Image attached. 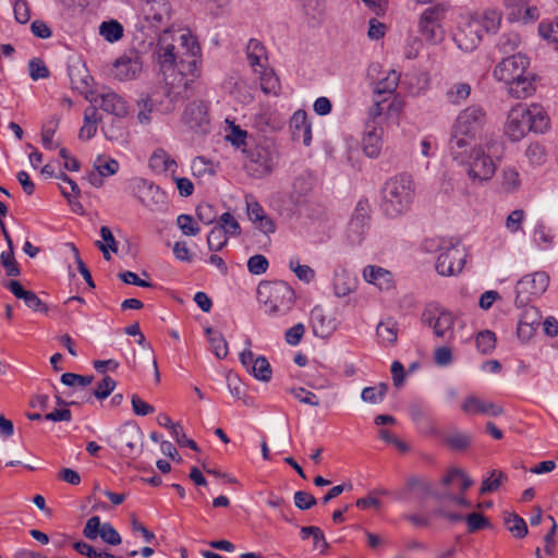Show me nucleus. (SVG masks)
<instances>
[{
	"label": "nucleus",
	"mask_w": 558,
	"mask_h": 558,
	"mask_svg": "<svg viewBox=\"0 0 558 558\" xmlns=\"http://www.w3.org/2000/svg\"><path fill=\"white\" fill-rule=\"evenodd\" d=\"M100 120L101 118L99 117L97 108L94 106L87 107L84 111V124L80 130V138L88 141L94 137Z\"/></svg>",
	"instance_id": "nucleus-31"
},
{
	"label": "nucleus",
	"mask_w": 558,
	"mask_h": 558,
	"mask_svg": "<svg viewBox=\"0 0 558 558\" xmlns=\"http://www.w3.org/2000/svg\"><path fill=\"white\" fill-rule=\"evenodd\" d=\"M423 248L427 253L439 252L436 270L441 276L458 275L464 267L466 251L459 240L429 238L424 240Z\"/></svg>",
	"instance_id": "nucleus-4"
},
{
	"label": "nucleus",
	"mask_w": 558,
	"mask_h": 558,
	"mask_svg": "<svg viewBox=\"0 0 558 558\" xmlns=\"http://www.w3.org/2000/svg\"><path fill=\"white\" fill-rule=\"evenodd\" d=\"M289 266L300 280L304 282H311L314 280L315 272L310 266L301 265L300 262L294 258L290 260Z\"/></svg>",
	"instance_id": "nucleus-58"
},
{
	"label": "nucleus",
	"mask_w": 558,
	"mask_h": 558,
	"mask_svg": "<svg viewBox=\"0 0 558 558\" xmlns=\"http://www.w3.org/2000/svg\"><path fill=\"white\" fill-rule=\"evenodd\" d=\"M228 234L222 228L214 227L208 236L207 244L210 251H220L228 242Z\"/></svg>",
	"instance_id": "nucleus-49"
},
{
	"label": "nucleus",
	"mask_w": 558,
	"mask_h": 558,
	"mask_svg": "<svg viewBox=\"0 0 558 558\" xmlns=\"http://www.w3.org/2000/svg\"><path fill=\"white\" fill-rule=\"evenodd\" d=\"M256 379L262 381H269L271 379L272 371L269 362L264 356H258L248 371Z\"/></svg>",
	"instance_id": "nucleus-43"
},
{
	"label": "nucleus",
	"mask_w": 558,
	"mask_h": 558,
	"mask_svg": "<svg viewBox=\"0 0 558 558\" xmlns=\"http://www.w3.org/2000/svg\"><path fill=\"white\" fill-rule=\"evenodd\" d=\"M520 184V174L515 168L507 167L502 170V186L506 191H515Z\"/></svg>",
	"instance_id": "nucleus-52"
},
{
	"label": "nucleus",
	"mask_w": 558,
	"mask_h": 558,
	"mask_svg": "<svg viewBox=\"0 0 558 558\" xmlns=\"http://www.w3.org/2000/svg\"><path fill=\"white\" fill-rule=\"evenodd\" d=\"M100 108L117 118H124L129 114L126 101L116 93H107L100 96Z\"/></svg>",
	"instance_id": "nucleus-27"
},
{
	"label": "nucleus",
	"mask_w": 558,
	"mask_h": 558,
	"mask_svg": "<svg viewBox=\"0 0 558 558\" xmlns=\"http://www.w3.org/2000/svg\"><path fill=\"white\" fill-rule=\"evenodd\" d=\"M100 236L102 241H97V247L102 252L105 259H110L109 251L118 252V245L111 230L104 226L100 228Z\"/></svg>",
	"instance_id": "nucleus-39"
},
{
	"label": "nucleus",
	"mask_w": 558,
	"mask_h": 558,
	"mask_svg": "<svg viewBox=\"0 0 558 558\" xmlns=\"http://www.w3.org/2000/svg\"><path fill=\"white\" fill-rule=\"evenodd\" d=\"M1 264L4 267L7 275L10 277H17L21 274L20 267L14 258L13 248L3 251L0 255Z\"/></svg>",
	"instance_id": "nucleus-54"
},
{
	"label": "nucleus",
	"mask_w": 558,
	"mask_h": 558,
	"mask_svg": "<svg viewBox=\"0 0 558 558\" xmlns=\"http://www.w3.org/2000/svg\"><path fill=\"white\" fill-rule=\"evenodd\" d=\"M28 71L32 80L37 81L40 78H47L50 75L48 68L45 62L38 58L32 59L28 62Z\"/></svg>",
	"instance_id": "nucleus-62"
},
{
	"label": "nucleus",
	"mask_w": 558,
	"mask_h": 558,
	"mask_svg": "<svg viewBox=\"0 0 558 558\" xmlns=\"http://www.w3.org/2000/svg\"><path fill=\"white\" fill-rule=\"evenodd\" d=\"M456 480H460V494H465V492L473 485V481L468 476V474L458 468H453L449 470L447 475H445L441 480L444 485H449Z\"/></svg>",
	"instance_id": "nucleus-42"
},
{
	"label": "nucleus",
	"mask_w": 558,
	"mask_h": 558,
	"mask_svg": "<svg viewBox=\"0 0 558 558\" xmlns=\"http://www.w3.org/2000/svg\"><path fill=\"white\" fill-rule=\"evenodd\" d=\"M290 130L293 141L302 142L305 146L311 145L312 128L304 110H298L293 113L290 119Z\"/></svg>",
	"instance_id": "nucleus-22"
},
{
	"label": "nucleus",
	"mask_w": 558,
	"mask_h": 558,
	"mask_svg": "<svg viewBox=\"0 0 558 558\" xmlns=\"http://www.w3.org/2000/svg\"><path fill=\"white\" fill-rule=\"evenodd\" d=\"M245 205L247 217L253 223L266 216L262 205L252 195H245Z\"/></svg>",
	"instance_id": "nucleus-57"
},
{
	"label": "nucleus",
	"mask_w": 558,
	"mask_h": 558,
	"mask_svg": "<svg viewBox=\"0 0 558 558\" xmlns=\"http://www.w3.org/2000/svg\"><path fill=\"white\" fill-rule=\"evenodd\" d=\"M368 222L356 218H351L348 225V238L352 243H360L367 229Z\"/></svg>",
	"instance_id": "nucleus-48"
},
{
	"label": "nucleus",
	"mask_w": 558,
	"mask_h": 558,
	"mask_svg": "<svg viewBox=\"0 0 558 558\" xmlns=\"http://www.w3.org/2000/svg\"><path fill=\"white\" fill-rule=\"evenodd\" d=\"M383 128L375 122L366 123V131L363 136L362 147L366 156L376 158L381 150Z\"/></svg>",
	"instance_id": "nucleus-24"
},
{
	"label": "nucleus",
	"mask_w": 558,
	"mask_h": 558,
	"mask_svg": "<svg viewBox=\"0 0 558 558\" xmlns=\"http://www.w3.org/2000/svg\"><path fill=\"white\" fill-rule=\"evenodd\" d=\"M445 19V10L439 5L425 9L418 17V32L429 43L441 41L445 31L441 22Z\"/></svg>",
	"instance_id": "nucleus-9"
},
{
	"label": "nucleus",
	"mask_w": 558,
	"mask_h": 558,
	"mask_svg": "<svg viewBox=\"0 0 558 558\" xmlns=\"http://www.w3.org/2000/svg\"><path fill=\"white\" fill-rule=\"evenodd\" d=\"M149 167L157 173L174 175L178 165L162 148L156 149L149 158Z\"/></svg>",
	"instance_id": "nucleus-28"
},
{
	"label": "nucleus",
	"mask_w": 558,
	"mask_h": 558,
	"mask_svg": "<svg viewBox=\"0 0 558 558\" xmlns=\"http://www.w3.org/2000/svg\"><path fill=\"white\" fill-rule=\"evenodd\" d=\"M119 449L124 457L140 454L143 446V433L141 428L131 423L124 424L118 434Z\"/></svg>",
	"instance_id": "nucleus-14"
},
{
	"label": "nucleus",
	"mask_w": 558,
	"mask_h": 558,
	"mask_svg": "<svg viewBox=\"0 0 558 558\" xmlns=\"http://www.w3.org/2000/svg\"><path fill=\"white\" fill-rule=\"evenodd\" d=\"M101 131L110 142H125L128 137V130L121 118L111 117L104 121Z\"/></svg>",
	"instance_id": "nucleus-29"
},
{
	"label": "nucleus",
	"mask_w": 558,
	"mask_h": 558,
	"mask_svg": "<svg viewBox=\"0 0 558 558\" xmlns=\"http://www.w3.org/2000/svg\"><path fill=\"white\" fill-rule=\"evenodd\" d=\"M182 121L197 134L208 133L210 126L208 107L203 101H192L184 109Z\"/></svg>",
	"instance_id": "nucleus-12"
},
{
	"label": "nucleus",
	"mask_w": 558,
	"mask_h": 558,
	"mask_svg": "<svg viewBox=\"0 0 558 558\" xmlns=\"http://www.w3.org/2000/svg\"><path fill=\"white\" fill-rule=\"evenodd\" d=\"M554 235L544 226H537L534 230V242L541 250H547L554 243Z\"/></svg>",
	"instance_id": "nucleus-60"
},
{
	"label": "nucleus",
	"mask_w": 558,
	"mask_h": 558,
	"mask_svg": "<svg viewBox=\"0 0 558 558\" xmlns=\"http://www.w3.org/2000/svg\"><path fill=\"white\" fill-rule=\"evenodd\" d=\"M94 168L101 177H109L118 172L119 162L113 158L98 156L94 162Z\"/></svg>",
	"instance_id": "nucleus-45"
},
{
	"label": "nucleus",
	"mask_w": 558,
	"mask_h": 558,
	"mask_svg": "<svg viewBox=\"0 0 558 558\" xmlns=\"http://www.w3.org/2000/svg\"><path fill=\"white\" fill-rule=\"evenodd\" d=\"M260 76V88L267 95H278L280 90V82L279 78L271 70H263L259 71Z\"/></svg>",
	"instance_id": "nucleus-41"
},
{
	"label": "nucleus",
	"mask_w": 558,
	"mask_h": 558,
	"mask_svg": "<svg viewBox=\"0 0 558 558\" xmlns=\"http://www.w3.org/2000/svg\"><path fill=\"white\" fill-rule=\"evenodd\" d=\"M333 289L337 296H345L354 290V281L345 272L336 274Z\"/></svg>",
	"instance_id": "nucleus-47"
},
{
	"label": "nucleus",
	"mask_w": 558,
	"mask_h": 558,
	"mask_svg": "<svg viewBox=\"0 0 558 558\" xmlns=\"http://www.w3.org/2000/svg\"><path fill=\"white\" fill-rule=\"evenodd\" d=\"M257 300L267 314H286L292 308L295 294L284 281H263L257 287Z\"/></svg>",
	"instance_id": "nucleus-6"
},
{
	"label": "nucleus",
	"mask_w": 558,
	"mask_h": 558,
	"mask_svg": "<svg viewBox=\"0 0 558 558\" xmlns=\"http://www.w3.org/2000/svg\"><path fill=\"white\" fill-rule=\"evenodd\" d=\"M218 228H222L227 234L239 235L241 227L230 213H223L220 217Z\"/></svg>",
	"instance_id": "nucleus-61"
},
{
	"label": "nucleus",
	"mask_w": 558,
	"mask_h": 558,
	"mask_svg": "<svg viewBox=\"0 0 558 558\" xmlns=\"http://www.w3.org/2000/svg\"><path fill=\"white\" fill-rule=\"evenodd\" d=\"M287 391L296 398L301 403L308 404L312 407H318L319 401L315 393L306 390L303 387L288 388Z\"/></svg>",
	"instance_id": "nucleus-55"
},
{
	"label": "nucleus",
	"mask_w": 558,
	"mask_h": 558,
	"mask_svg": "<svg viewBox=\"0 0 558 558\" xmlns=\"http://www.w3.org/2000/svg\"><path fill=\"white\" fill-rule=\"evenodd\" d=\"M539 35L553 45L558 40V22H542L538 25Z\"/></svg>",
	"instance_id": "nucleus-64"
},
{
	"label": "nucleus",
	"mask_w": 558,
	"mask_h": 558,
	"mask_svg": "<svg viewBox=\"0 0 558 558\" xmlns=\"http://www.w3.org/2000/svg\"><path fill=\"white\" fill-rule=\"evenodd\" d=\"M140 202L151 211H160L166 208V193L153 182L140 180L136 185Z\"/></svg>",
	"instance_id": "nucleus-17"
},
{
	"label": "nucleus",
	"mask_w": 558,
	"mask_h": 558,
	"mask_svg": "<svg viewBox=\"0 0 558 558\" xmlns=\"http://www.w3.org/2000/svg\"><path fill=\"white\" fill-rule=\"evenodd\" d=\"M463 165L469 179L475 184L489 181L497 169L495 161L482 146L472 148Z\"/></svg>",
	"instance_id": "nucleus-7"
},
{
	"label": "nucleus",
	"mask_w": 558,
	"mask_h": 558,
	"mask_svg": "<svg viewBox=\"0 0 558 558\" xmlns=\"http://www.w3.org/2000/svg\"><path fill=\"white\" fill-rule=\"evenodd\" d=\"M482 25V32L496 33L501 24V12L496 9H487L482 14L472 15Z\"/></svg>",
	"instance_id": "nucleus-33"
},
{
	"label": "nucleus",
	"mask_w": 558,
	"mask_h": 558,
	"mask_svg": "<svg viewBox=\"0 0 558 558\" xmlns=\"http://www.w3.org/2000/svg\"><path fill=\"white\" fill-rule=\"evenodd\" d=\"M476 347L482 354H489L496 347V336L490 330H483L476 336Z\"/></svg>",
	"instance_id": "nucleus-46"
},
{
	"label": "nucleus",
	"mask_w": 558,
	"mask_h": 558,
	"mask_svg": "<svg viewBox=\"0 0 558 558\" xmlns=\"http://www.w3.org/2000/svg\"><path fill=\"white\" fill-rule=\"evenodd\" d=\"M414 198L411 178L405 175L388 180L383 189V209L386 215L397 217L405 213Z\"/></svg>",
	"instance_id": "nucleus-5"
},
{
	"label": "nucleus",
	"mask_w": 558,
	"mask_h": 558,
	"mask_svg": "<svg viewBox=\"0 0 558 558\" xmlns=\"http://www.w3.org/2000/svg\"><path fill=\"white\" fill-rule=\"evenodd\" d=\"M178 35L170 28H166L159 36L157 44V54L160 64L174 68L177 61L175 50L178 49Z\"/></svg>",
	"instance_id": "nucleus-19"
},
{
	"label": "nucleus",
	"mask_w": 558,
	"mask_h": 558,
	"mask_svg": "<svg viewBox=\"0 0 558 558\" xmlns=\"http://www.w3.org/2000/svg\"><path fill=\"white\" fill-rule=\"evenodd\" d=\"M520 45V36L517 33L504 34L497 44V48L502 53H508L517 49Z\"/></svg>",
	"instance_id": "nucleus-59"
},
{
	"label": "nucleus",
	"mask_w": 558,
	"mask_h": 558,
	"mask_svg": "<svg viewBox=\"0 0 558 558\" xmlns=\"http://www.w3.org/2000/svg\"><path fill=\"white\" fill-rule=\"evenodd\" d=\"M471 93V86L468 83H457L447 92V97L450 102L459 104L465 100Z\"/></svg>",
	"instance_id": "nucleus-51"
},
{
	"label": "nucleus",
	"mask_w": 558,
	"mask_h": 558,
	"mask_svg": "<svg viewBox=\"0 0 558 558\" xmlns=\"http://www.w3.org/2000/svg\"><path fill=\"white\" fill-rule=\"evenodd\" d=\"M475 137L468 134H459L458 130L453 129L450 138V154L452 158L459 163H464L465 159L469 158L470 147L474 142Z\"/></svg>",
	"instance_id": "nucleus-25"
},
{
	"label": "nucleus",
	"mask_w": 558,
	"mask_h": 558,
	"mask_svg": "<svg viewBox=\"0 0 558 558\" xmlns=\"http://www.w3.org/2000/svg\"><path fill=\"white\" fill-rule=\"evenodd\" d=\"M464 521L466 522L469 533L477 532L490 525L489 520L478 512L468 514L464 517Z\"/></svg>",
	"instance_id": "nucleus-53"
},
{
	"label": "nucleus",
	"mask_w": 558,
	"mask_h": 558,
	"mask_svg": "<svg viewBox=\"0 0 558 558\" xmlns=\"http://www.w3.org/2000/svg\"><path fill=\"white\" fill-rule=\"evenodd\" d=\"M177 225L186 236H194L199 233V227L190 215H180L177 218Z\"/></svg>",
	"instance_id": "nucleus-56"
},
{
	"label": "nucleus",
	"mask_w": 558,
	"mask_h": 558,
	"mask_svg": "<svg viewBox=\"0 0 558 558\" xmlns=\"http://www.w3.org/2000/svg\"><path fill=\"white\" fill-rule=\"evenodd\" d=\"M387 392V385L380 384L378 387H366L362 390L361 398L364 402L379 403Z\"/></svg>",
	"instance_id": "nucleus-50"
},
{
	"label": "nucleus",
	"mask_w": 558,
	"mask_h": 558,
	"mask_svg": "<svg viewBox=\"0 0 558 558\" xmlns=\"http://www.w3.org/2000/svg\"><path fill=\"white\" fill-rule=\"evenodd\" d=\"M274 153L263 146H255L245 151L244 167L255 178L268 175L275 168Z\"/></svg>",
	"instance_id": "nucleus-10"
},
{
	"label": "nucleus",
	"mask_w": 558,
	"mask_h": 558,
	"mask_svg": "<svg viewBox=\"0 0 558 558\" xmlns=\"http://www.w3.org/2000/svg\"><path fill=\"white\" fill-rule=\"evenodd\" d=\"M376 333L383 344H393L398 339L397 323L392 319L379 323L376 328Z\"/></svg>",
	"instance_id": "nucleus-36"
},
{
	"label": "nucleus",
	"mask_w": 558,
	"mask_h": 558,
	"mask_svg": "<svg viewBox=\"0 0 558 558\" xmlns=\"http://www.w3.org/2000/svg\"><path fill=\"white\" fill-rule=\"evenodd\" d=\"M136 107L138 109L136 119L141 124H149L153 120L151 114L154 111V104L148 96H142L136 101Z\"/></svg>",
	"instance_id": "nucleus-44"
},
{
	"label": "nucleus",
	"mask_w": 558,
	"mask_h": 558,
	"mask_svg": "<svg viewBox=\"0 0 558 558\" xmlns=\"http://www.w3.org/2000/svg\"><path fill=\"white\" fill-rule=\"evenodd\" d=\"M205 333L208 338V342L215 356L219 360L226 359L229 353V349L228 342L222 333L211 327H206Z\"/></svg>",
	"instance_id": "nucleus-34"
},
{
	"label": "nucleus",
	"mask_w": 558,
	"mask_h": 558,
	"mask_svg": "<svg viewBox=\"0 0 558 558\" xmlns=\"http://www.w3.org/2000/svg\"><path fill=\"white\" fill-rule=\"evenodd\" d=\"M4 286L16 299L23 300L25 305L31 310L41 313L48 312V306L38 298V295L33 291L25 290L20 281L10 280Z\"/></svg>",
	"instance_id": "nucleus-23"
},
{
	"label": "nucleus",
	"mask_w": 558,
	"mask_h": 558,
	"mask_svg": "<svg viewBox=\"0 0 558 558\" xmlns=\"http://www.w3.org/2000/svg\"><path fill=\"white\" fill-rule=\"evenodd\" d=\"M524 307L519 319L517 333L522 341H529L541 325L542 314L535 306L526 305Z\"/></svg>",
	"instance_id": "nucleus-20"
},
{
	"label": "nucleus",
	"mask_w": 558,
	"mask_h": 558,
	"mask_svg": "<svg viewBox=\"0 0 558 558\" xmlns=\"http://www.w3.org/2000/svg\"><path fill=\"white\" fill-rule=\"evenodd\" d=\"M99 34L109 43L118 41L123 36V26L116 20L102 22Z\"/></svg>",
	"instance_id": "nucleus-40"
},
{
	"label": "nucleus",
	"mask_w": 558,
	"mask_h": 558,
	"mask_svg": "<svg viewBox=\"0 0 558 558\" xmlns=\"http://www.w3.org/2000/svg\"><path fill=\"white\" fill-rule=\"evenodd\" d=\"M550 126V120L544 108L533 104H519L510 109L505 123V134L513 142L522 140L530 131L545 133Z\"/></svg>",
	"instance_id": "nucleus-3"
},
{
	"label": "nucleus",
	"mask_w": 558,
	"mask_h": 558,
	"mask_svg": "<svg viewBox=\"0 0 558 558\" xmlns=\"http://www.w3.org/2000/svg\"><path fill=\"white\" fill-rule=\"evenodd\" d=\"M141 71L142 63L137 56L133 58L125 56L121 57L114 62L113 65V75L120 81L132 80Z\"/></svg>",
	"instance_id": "nucleus-26"
},
{
	"label": "nucleus",
	"mask_w": 558,
	"mask_h": 558,
	"mask_svg": "<svg viewBox=\"0 0 558 558\" xmlns=\"http://www.w3.org/2000/svg\"><path fill=\"white\" fill-rule=\"evenodd\" d=\"M141 12L150 27L159 29L168 24L171 15V7L168 0H145Z\"/></svg>",
	"instance_id": "nucleus-13"
},
{
	"label": "nucleus",
	"mask_w": 558,
	"mask_h": 558,
	"mask_svg": "<svg viewBox=\"0 0 558 558\" xmlns=\"http://www.w3.org/2000/svg\"><path fill=\"white\" fill-rule=\"evenodd\" d=\"M482 38V25L473 16L466 20L454 35L458 47L466 52L473 51L480 45Z\"/></svg>",
	"instance_id": "nucleus-18"
},
{
	"label": "nucleus",
	"mask_w": 558,
	"mask_h": 558,
	"mask_svg": "<svg viewBox=\"0 0 558 558\" xmlns=\"http://www.w3.org/2000/svg\"><path fill=\"white\" fill-rule=\"evenodd\" d=\"M461 409L468 415L499 416L504 413L502 407L476 396L466 397L461 404Z\"/></svg>",
	"instance_id": "nucleus-21"
},
{
	"label": "nucleus",
	"mask_w": 558,
	"mask_h": 558,
	"mask_svg": "<svg viewBox=\"0 0 558 558\" xmlns=\"http://www.w3.org/2000/svg\"><path fill=\"white\" fill-rule=\"evenodd\" d=\"M178 41L177 61L167 81V96L171 101L192 96L194 83L201 75V47L196 38L183 31L178 35Z\"/></svg>",
	"instance_id": "nucleus-1"
},
{
	"label": "nucleus",
	"mask_w": 558,
	"mask_h": 558,
	"mask_svg": "<svg viewBox=\"0 0 558 558\" xmlns=\"http://www.w3.org/2000/svg\"><path fill=\"white\" fill-rule=\"evenodd\" d=\"M504 521L510 533L514 537L523 538L527 534L525 521L514 512H505Z\"/></svg>",
	"instance_id": "nucleus-37"
},
{
	"label": "nucleus",
	"mask_w": 558,
	"mask_h": 558,
	"mask_svg": "<svg viewBox=\"0 0 558 558\" xmlns=\"http://www.w3.org/2000/svg\"><path fill=\"white\" fill-rule=\"evenodd\" d=\"M83 534L86 538L92 541L99 536L102 542L113 546L120 545L122 542L118 531L109 522L101 523L98 515H94L87 520Z\"/></svg>",
	"instance_id": "nucleus-16"
},
{
	"label": "nucleus",
	"mask_w": 558,
	"mask_h": 558,
	"mask_svg": "<svg viewBox=\"0 0 558 558\" xmlns=\"http://www.w3.org/2000/svg\"><path fill=\"white\" fill-rule=\"evenodd\" d=\"M486 120V114L478 106H470L461 111L456 120L453 129L459 134H468L475 137Z\"/></svg>",
	"instance_id": "nucleus-15"
},
{
	"label": "nucleus",
	"mask_w": 558,
	"mask_h": 558,
	"mask_svg": "<svg viewBox=\"0 0 558 558\" xmlns=\"http://www.w3.org/2000/svg\"><path fill=\"white\" fill-rule=\"evenodd\" d=\"M364 279L377 286L380 290H388L392 284V277L390 271L377 267V266H367L363 271Z\"/></svg>",
	"instance_id": "nucleus-30"
},
{
	"label": "nucleus",
	"mask_w": 558,
	"mask_h": 558,
	"mask_svg": "<svg viewBox=\"0 0 558 558\" xmlns=\"http://www.w3.org/2000/svg\"><path fill=\"white\" fill-rule=\"evenodd\" d=\"M422 322L433 328L436 337L451 338L454 318L448 311L429 305L422 314Z\"/></svg>",
	"instance_id": "nucleus-11"
},
{
	"label": "nucleus",
	"mask_w": 558,
	"mask_h": 558,
	"mask_svg": "<svg viewBox=\"0 0 558 558\" xmlns=\"http://www.w3.org/2000/svg\"><path fill=\"white\" fill-rule=\"evenodd\" d=\"M269 263L264 255L256 254L248 258L247 269L253 275L265 274L268 269Z\"/></svg>",
	"instance_id": "nucleus-63"
},
{
	"label": "nucleus",
	"mask_w": 558,
	"mask_h": 558,
	"mask_svg": "<svg viewBox=\"0 0 558 558\" xmlns=\"http://www.w3.org/2000/svg\"><path fill=\"white\" fill-rule=\"evenodd\" d=\"M247 60L255 72L258 68L264 69L267 62L266 49L257 39H251L246 47Z\"/></svg>",
	"instance_id": "nucleus-32"
},
{
	"label": "nucleus",
	"mask_w": 558,
	"mask_h": 558,
	"mask_svg": "<svg viewBox=\"0 0 558 558\" xmlns=\"http://www.w3.org/2000/svg\"><path fill=\"white\" fill-rule=\"evenodd\" d=\"M549 277L545 271H536L522 277L515 286V304L526 306L539 298L548 288Z\"/></svg>",
	"instance_id": "nucleus-8"
},
{
	"label": "nucleus",
	"mask_w": 558,
	"mask_h": 558,
	"mask_svg": "<svg viewBox=\"0 0 558 558\" xmlns=\"http://www.w3.org/2000/svg\"><path fill=\"white\" fill-rule=\"evenodd\" d=\"M507 481V475L499 470H492L488 476L482 481L480 494L485 495L497 490Z\"/></svg>",
	"instance_id": "nucleus-38"
},
{
	"label": "nucleus",
	"mask_w": 558,
	"mask_h": 558,
	"mask_svg": "<svg viewBox=\"0 0 558 558\" xmlns=\"http://www.w3.org/2000/svg\"><path fill=\"white\" fill-rule=\"evenodd\" d=\"M524 157L531 167L536 168L546 162L547 151L544 145L538 142H533L527 145Z\"/></svg>",
	"instance_id": "nucleus-35"
},
{
	"label": "nucleus",
	"mask_w": 558,
	"mask_h": 558,
	"mask_svg": "<svg viewBox=\"0 0 558 558\" xmlns=\"http://www.w3.org/2000/svg\"><path fill=\"white\" fill-rule=\"evenodd\" d=\"M529 65L530 60L525 54L515 53L497 63L493 75L507 85L511 97L524 99L532 96L536 89L535 76L529 71Z\"/></svg>",
	"instance_id": "nucleus-2"
}]
</instances>
